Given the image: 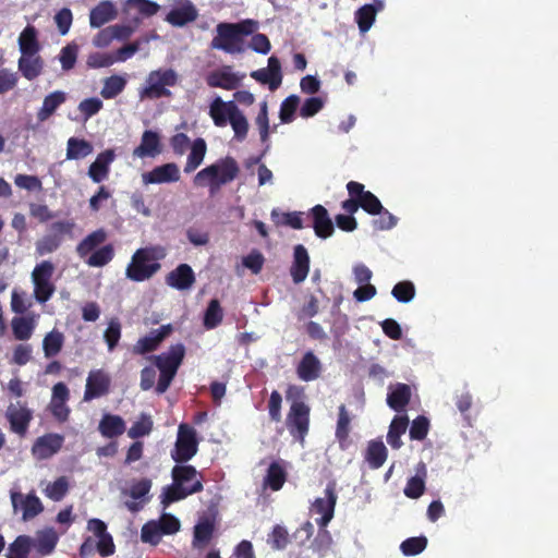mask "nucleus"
I'll list each match as a JSON object with an SVG mask.
<instances>
[{"mask_svg":"<svg viewBox=\"0 0 558 558\" xmlns=\"http://www.w3.org/2000/svg\"><path fill=\"white\" fill-rule=\"evenodd\" d=\"M171 478L172 483L162 487L159 496L163 509L204 489L202 473L191 464L177 463L171 470Z\"/></svg>","mask_w":558,"mask_h":558,"instance_id":"f257e3e1","label":"nucleus"},{"mask_svg":"<svg viewBox=\"0 0 558 558\" xmlns=\"http://www.w3.org/2000/svg\"><path fill=\"white\" fill-rule=\"evenodd\" d=\"M257 28V22L243 20L238 23L222 22L216 26V36L210 43L213 49L227 53H241L244 51V36L252 35Z\"/></svg>","mask_w":558,"mask_h":558,"instance_id":"f03ea898","label":"nucleus"},{"mask_svg":"<svg viewBox=\"0 0 558 558\" xmlns=\"http://www.w3.org/2000/svg\"><path fill=\"white\" fill-rule=\"evenodd\" d=\"M286 398L291 401L286 424L290 435L303 442L310 429V407L303 401L304 388L290 385L286 391Z\"/></svg>","mask_w":558,"mask_h":558,"instance_id":"7ed1b4c3","label":"nucleus"},{"mask_svg":"<svg viewBox=\"0 0 558 558\" xmlns=\"http://www.w3.org/2000/svg\"><path fill=\"white\" fill-rule=\"evenodd\" d=\"M166 250L162 246H146L134 252L126 266L125 276L134 282H143L154 277L161 268L158 260L165 258Z\"/></svg>","mask_w":558,"mask_h":558,"instance_id":"20e7f679","label":"nucleus"},{"mask_svg":"<svg viewBox=\"0 0 558 558\" xmlns=\"http://www.w3.org/2000/svg\"><path fill=\"white\" fill-rule=\"evenodd\" d=\"M107 231L99 228L87 234L76 246L77 255L85 260L89 267H104L114 257V247L107 241Z\"/></svg>","mask_w":558,"mask_h":558,"instance_id":"39448f33","label":"nucleus"},{"mask_svg":"<svg viewBox=\"0 0 558 558\" xmlns=\"http://www.w3.org/2000/svg\"><path fill=\"white\" fill-rule=\"evenodd\" d=\"M239 171L240 168L236 160L231 156H227L198 171L193 182L196 186H208L210 195H215L222 185L233 181L238 177Z\"/></svg>","mask_w":558,"mask_h":558,"instance_id":"423d86ee","label":"nucleus"},{"mask_svg":"<svg viewBox=\"0 0 558 558\" xmlns=\"http://www.w3.org/2000/svg\"><path fill=\"white\" fill-rule=\"evenodd\" d=\"M324 493L325 497L316 498L311 508L313 512L322 515L319 519H316V523L322 529L313 544L316 550H322L323 544H326V547H328L331 543L330 534L324 529L332 520L335 514V508L338 499L337 483L335 481L328 482Z\"/></svg>","mask_w":558,"mask_h":558,"instance_id":"0eeeda50","label":"nucleus"},{"mask_svg":"<svg viewBox=\"0 0 558 558\" xmlns=\"http://www.w3.org/2000/svg\"><path fill=\"white\" fill-rule=\"evenodd\" d=\"M146 86L141 92V98L159 99L169 97L171 92L167 86H174L178 83V74L172 69L156 70L148 74Z\"/></svg>","mask_w":558,"mask_h":558,"instance_id":"6e6552de","label":"nucleus"},{"mask_svg":"<svg viewBox=\"0 0 558 558\" xmlns=\"http://www.w3.org/2000/svg\"><path fill=\"white\" fill-rule=\"evenodd\" d=\"M197 450L196 430L189 424H180L174 448L170 452L172 460L177 463H186L197 453Z\"/></svg>","mask_w":558,"mask_h":558,"instance_id":"1a4fd4ad","label":"nucleus"},{"mask_svg":"<svg viewBox=\"0 0 558 558\" xmlns=\"http://www.w3.org/2000/svg\"><path fill=\"white\" fill-rule=\"evenodd\" d=\"M11 502L14 511L22 510V519L28 521L44 511L40 499L34 492L23 495L20 492H11Z\"/></svg>","mask_w":558,"mask_h":558,"instance_id":"9d476101","label":"nucleus"},{"mask_svg":"<svg viewBox=\"0 0 558 558\" xmlns=\"http://www.w3.org/2000/svg\"><path fill=\"white\" fill-rule=\"evenodd\" d=\"M251 77L263 85H268L271 92L276 90L282 83L280 60L277 57L271 56L268 59L267 68L251 72Z\"/></svg>","mask_w":558,"mask_h":558,"instance_id":"9b49d317","label":"nucleus"},{"mask_svg":"<svg viewBox=\"0 0 558 558\" xmlns=\"http://www.w3.org/2000/svg\"><path fill=\"white\" fill-rule=\"evenodd\" d=\"M63 442L64 437L60 434H45L35 440L32 447V453L38 460L49 459L59 452Z\"/></svg>","mask_w":558,"mask_h":558,"instance_id":"f8f14e48","label":"nucleus"},{"mask_svg":"<svg viewBox=\"0 0 558 558\" xmlns=\"http://www.w3.org/2000/svg\"><path fill=\"white\" fill-rule=\"evenodd\" d=\"M110 377L102 369L90 371L86 379L84 401L102 397L109 392Z\"/></svg>","mask_w":558,"mask_h":558,"instance_id":"ddd939ff","label":"nucleus"},{"mask_svg":"<svg viewBox=\"0 0 558 558\" xmlns=\"http://www.w3.org/2000/svg\"><path fill=\"white\" fill-rule=\"evenodd\" d=\"M349 195L357 196L360 198L361 208L367 214L375 216L380 213L383 205L378 197L371 191H365V186L356 181H350L347 184Z\"/></svg>","mask_w":558,"mask_h":558,"instance_id":"4468645a","label":"nucleus"},{"mask_svg":"<svg viewBox=\"0 0 558 558\" xmlns=\"http://www.w3.org/2000/svg\"><path fill=\"white\" fill-rule=\"evenodd\" d=\"M5 416L10 423L11 430L20 436H24L33 418V413L25 405L11 403L7 409Z\"/></svg>","mask_w":558,"mask_h":558,"instance_id":"2eb2a0df","label":"nucleus"},{"mask_svg":"<svg viewBox=\"0 0 558 558\" xmlns=\"http://www.w3.org/2000/svg\"><path fill=\"white\" fill-rule=\"evenodd\" d=\"M179 180V167L173 162L157 166L153 170L142 174V181L145 185L172 183Z\"/></svg>","mask_w":558,"mask_h":558,"instance_id":"dca6fc26","label":"nucleus"},{"mask_svg":"<svg viewBox=\"0 0 558 558\" xmlns=\"http://www.w3.org/2000/svg\"><path fill=\"white\" fill-rule=\"evenodd\" d=\"M310 271V255L307 250L302 244H296L293 247V260L290 267V275L295 284L302 283Z\"/></svg>","mask_w":558,"mask_h":558,"instance_id":"f3484780","label":"nucleus"},{"mask_svg":"<svg viewBox=\"0 0 558 558\" xmlns=\"http://www.w3.org/2000/svg\"><path fill=\"white\" fill-rule=\"evenodd\" d=\"M185 355V348L178 343L171 345L168 352L153 356L158 369L178 372Z\"/></svg>","mask_w":558,"mask_h":558,"instance_id":"a211bd4d","label":"nucleus"},{"mask_svg":"<svg viewBox=\"0 0 558 558\" xmlns=\"http://www.w3.org/2000/svg\"><path fill=\"white\" fill-rule=\"evenodd\" d=\"M195 282V275L187 264H180L166 277V283L180 291L189 290Z\"/></svg>","mask_w":558,"mask_h":558,"instance_id":"6ab92c4d","label":"nucleus"},{"mask_svg":"<svg viewBox=\"0 0 558 558\" xmlns=\"http://www.w3.org/2000/svg\"><path fill=\"white\" fill-rule=\"evenodd\" d=\"M385 8L384 0H373L371 3L364 4L355 11L354 19L361 33L371 29L378 12Z\"/></svg>","mask_w":558,"mask_h":558,"instance_id":"aec40b11","label":"nucleus"},{"mask_svg":"<svg viewBox=\"0 0 558 558\" xmlns=\"http://www.w3.org/2000/svg\"><path fill=\"white\" fill-rule=\"evenodd\" d=\"M116 158V153L113 149H106L98 154L95 161L90 163L88 168V177L95 183H100L105 179H107L110 165Z\"/></svg>","mask_w":558,"mask_h":558,"instance_id":"412c9836","label":"nucleus"},{"mask_svg":"<svg viewBox=\"0 0 558 558\" xmlns=\"http://www.w3.org/2000/svg\"><path fill=\"white\" fill-rule=\"evenodd\" d=\"M310 214L313 218V229L315 234L320 239H327L335 232L332 220L327 209L323 205H315Z\"/></svg>","mask_w":558,"mask_h":558,"instance_id":"4be33fe9","label":"nucleus"},{"mask_svg":"<svg viewBox=\"0 0 558 558\" xmlns=\"http://www.w3.org/2000/svg\"><path fill=\"white\" fill-rule=\"evenodd\" d=\"M320 373L322 363L319 359L312 351L304 353L296 366L298 377L303 381H313L320 376Z\"/></svg>","mask_w":558,"mask_h":558,"instance_id":"5701e85b","label":"nucleus"},{"mask_svg":"<svg viewBox=\"0 0 558 558\" xmlns=\"http://www.w3.org/2000/svg\"><path fill=\"white\" fill-rule=\"evenodd\" d=\"M287 480L288 472L284 461H274L269 464L266 475L263 478V487L269 488L272 492H278L282 488Z\"/></svg>","mask_w":558,"mask_h":558,"instance_id":"b1692460","label":"nucleus"},{"mask_svg":"<svg viewBox=\"0 0 558 558\" xmlns=\"http://www.w3.org/2000/svg\"><path fill=\"white\" fill-rule=\"evenodd\" d=\"M215 519L204 515L194 525L192 545L194 548H204L211 541L215 533Z\"/></svg>","mask_w":558,"mask_h":558,"instance_id":"393cba45","label":"nucleus"},{"mask_svg":"<svg viewBox=\"0 0 558 558\" xmlns=\"http://www.w3.org/2000/svg\"><path fill=\"white\" fill-rule=\"evenodd\" d=\"M118 16L114 4L108 0L100 1L89 12V25L93 28H99L102 25L113 21Z\"/></svg>","mask_w":558,"mask_h":558,"instance_id":"a878e982","label":"nucleus"},{"mask_svg":"<svg viewBox=\"0 0 558 558\" xmlns=\"http://www.w3.org/2000/svg\"><path fill=\"white\" fill-rule=\"evenodd\" d=\"M161 153L160 136L157 132L146 130L141 138V144L134 148L133 156L138 158L156 157Z\"/></svg>","mask_w":558,"mask_h":558,"instance_id":"bb28decb","label":"nucleus"},{"mask_svg":"<svg viewBox=\"0 0 558 558\" xmlns=\"http://www.w3.org/2000/svg\"><path fill=\"white\" fill-rule=\"evenodd\" d=\"M170 325H162L153 330L148 336L141 338L134 347V352L145 354L155 351L160 342L171 332Z\"/></svg>","mask_w":558,"mask_h":558,"instance_id":"cd10ccee","label":"nucleus"},{"mask_svg":"<svg viewBox=\"0 0 558 558\" xmlns=\"http://www.w3.org/2000/svg\"><path fill=\"white\" fill-rule=\"evenodd\" d=\"M236 107L234 101H223L220 97L215 98L209 107V116L214 124L218 128L226 126Z\"/></svg>","mask_w":558,"mask_h":558,"instance_id":"c85d7f7f","label":"nucleus"},{"mask_svg":"<svg viewBox=\"0 0 558 558\" xmlns=\"http://www.w3.org/2000/svg\"><path fill=\"white\" fill-rule=\"evenodd\" d=\"M241 77L230 71V68L216 70L206 76L209 87H218L227 90L235 89L240 85Z\"/></svg>","mask_w":558,"mask_h":558,"instance_id":"c756f323","label":"nucleus"},{"mask_svg":"<svg viewBox=\"0 0 558 558\" xmlns=\"http://www.w3.org/2000/svg\"><path fill=\"white\" fill-rule=\"evenodd\" d=\"M197 10L191 1L178 9H172L166 16V21L172 26L182 27L197 19Z\"/></svg>","mask_w":558,"mask_h":558,"instance_id":"7c9ffc66","label":"nucleus"},{"mask_svg":"<svg viewBox=\"0 0 558 558\" xmlns=\"http://www.w3.org/2000/svg\"><path fill=\"white\" fill-rule=\"evenodd\" d=\"M17 65L22 75L26 80L33 81L43 73L44 60L38 53L21 56Z\"/></svg>","mask_w":558,"mask_h":558,"instance_id":"2f4dec72","label":"nucleus"},{"mask_svg":"<svg viewBox=\"0 0 558 558\" xmlns=\"http://www.w3.org/2000/svg\"><path fill=\"white\" fill-rule=\"evenodd\" d=\"M387 448L381 440L368 441L364 459L371 469L377 470L381 468L387 460Z\"/></svg>","mask_w":558,"mask_h":558,"instance_id":"473e14b6","label":"nucleus"},{"mask_svg":"<svg viewBox=\"0 0 558 558\" xmlns=\"http://www.w3.org/2000/svg\"><path fill=\"white\" fill-rule=\"evenodd\" d=\"M410 400L411 388L407 384H397L396 387L387 396L388 405L397 412L404 411Z\"/></svg>","mask_w":558,"mask_h":558,"instance_id":"72a5a7b5","label":"nucleus"},{"mask_svg":"<svg viewBox=\"0 0 558 558\" xmlns=\"http://www.w3.org/2000/svg\"><path fill=\"white\" fill-rule=\"evenodd\" d=\"M98 429L104 437L114 438L125 430V423L119 415L106 414L99 422Z\"/></svg>","mask_w":558,"mask_h":558,"instance_id":"f704fd0d","label":"nucleus"},{"mask_svg":"<svg viewBox=\"0 0 558 558\" xmlns=\"http://www.w3.org/2000/svg\"><path fill=\"white\" fill-rule=\"evenodd\" d=\"M19 46L22 56L36 54L40 50L35 26L27 25L19 37Z\"/></svg>","mask_w":558,"mask_h":558,"instance_id":"c9c22d12","label":"nucleus"},{"mask_svg":"<svg viewBox=\"0 0 558 558\" xmlns=\"http://www.w3.org/2000/svg\"><path fill=\"white\" fill-rule=\"evenodd\" d=\"M409 425L407 415H397L390 423L387 434V441L393 449H399L402 446L401 436L405 433Z\"/></svg>","mask_w":558,"mask_h":558,"instance_id":"e433bc0d","label":"nucleus"},{"mask_svg":"<svg viewBox=\"0 0 558 558\" xmlns=\"http://www.w3.org/2000/svg\"><path fill=\"white\" fill-rule=\"evenodd\" d=\"M66 100L64 92L56 90L44 98L43 106L37 113L39 121H45Z\"/></svg>","mask_w":558,"mask_h":558,"instance_id":"4c0bfd02","label":"nucleus"},{"mask_svg":"<svg viewBox=\"0 0 558 558\" xmlns=\"http://www.w3.org/2000/svg\"><path fill=\"white\" fill-rule=\"evenodd\" d=\"M58 543V535L53 530L40 531L36 538L32 539V546L41 556H47L53 551Z\"/></svg>","mask_w":558,"mask_h":558,"instance_id":"58836bf2","label":"nucleus"},{"mask_svg":"<svg viewBox=\"0 0 558 558\" xmlns=\"http://www.w3.org/2000/svg\"><path fill=\"white\" fill-rule=\"evenodd\" d=\"M94 150L90 142L84 138L70 137L66 143V159L77 160L89 156Z\"/></svg>","mask_w":558,"mask_h":558,"instance_id":"ea45409f","label":"nucleus"},{"mask_svg":"<svg viewBox=\"0 0 558 558\" xmlns=\"http://www.w3.org/2000/svg\"><path fill=\"white\" fill-rule=\"evenodd\" d=\"M207 145L204 138H196L191 145V151L184 167V172L194 171L201 166L206 155Z\"/></svg>","mask_w":558,"mask_h":558,"instance_id":"a19ab883","label":"nucleus"},{"mask_svg":"<svg viewBox=\"0 0 558 558\" xmlns=\"http://www.w3.org/2000/svg\"><path fill=\"white\" fill-rule=\"evenodd\" d=\"M338 411V421L335 435L339 441L340 447L345 448L350 435L351 417L344 404H341Z\"/></svg>","mask_w":558,"mask_h":558,"instance_id":"79ce46f5","label":"nucleus"},{"mask_svg":"<svg viewBox=\"0 0 558 558\" xmlns=\"http://www.w3.org/2000/svg\"><path fill=\"white\" fill-rule=\"evenodd\" d=\"M270 216L276 226H288L295 230L303 228L302 211L279 213L278 209H272Z\"/></svg>","mask_w":558,"mask_h":558,"instance_id":"37998d69","label":"nucleus"},{"mask_svg":"<svg viewBox=\"0 0 558 558\" xmlns=\"http://www.w3.org/2000/svg\"><path fill=\"white\" fill-rule=\"evenodd\" d=\"M126 86V80L121 75H111L104 80L100 95L105 99H113L120 95Z\"/></svg>","mask_w":558,"mask_h":558,"instance_id":"c03bdc74","label":"nucleus"},{"mask_svg":"<svg viewBox=\"0 0 558 558\" xmlns=\"http://www.w3.org/2000/svg\"><path fill=\"white\" fill-rule=\"evenodd\" d=\"M64 336L58 330L48 332L43 340V350L46 357H53L62 350Z\"/></svg>","mask_w":558,"mask_h":558,"instance_id":"a18cd8bd","label":"nucleus"},{"mask_svg":"<svg viewBox=\"0 0 558 558\" xmlns=\"http://www.w3.org/2000/svg\"><path fill=\"white\" fill-rule=\"evenodd\" d=\"M31 547L32 538L27 535H20L9 545L7 558H27Z\"/></svg>","mask_w":558,"mask_h":558,"instance_id":"49530a36","label":"nucleus"},{"mask_svg":"<svg viewBox=\"0 0 558 558\" xmlns=\"http://www.w3.org/2000/svg\"><path fill=\"white\" fill-rule=\"evenodd\" d=\"M223 312L217 299L210 300L204 315V326L214 329L221 324Z\"/></svg>","mask_w":558,"mask_h":558,"instance_id":"de8ad7c7","label":"nucleus"},{"mask_svg":"<svg viewBox=\"0 0 558 558\" xmlns=\"http://www.w3.org/2000/svg\"><path fill=\"white\" fill-rule=\"evenodd\" d=\"M300 106L298 95L288 96L280 105L279 118L282 123H291L295 118V112Z\"/></svg>","mask_w":558,"mask_h":558,"instance_id":"09e8293b","label":"nucleus"},{"mask_svg":"<svg viewBox=\"0 0 558 558\" xmlns=\"http://www.w3.org/2000/svg\"><path fill=\"white\" fill-rule=\"evenodd\" d=\"M229 123L234 132V137L238 141H243L247 136L248 122L243 112L236 107L233 114L229 117Z\"/></svg>","mask_w":558,"mask_h":558,"instance_id":"8fccbe9b","label":"nucleus"},{"mask_svg":"<svg viewBox=\"0 0 558 558\" xmlns=\"http://www.w3.org/2000/svg\"><path fill=\"white\" fill-rule=\"evenodd\" d=\"M44 492L53 501L62 500L69 492L68 478L65 476L58 477L54 482L48 484Z\"/></svg>","mask_w":558,"mask_h":558,"instance_id":"3c124183","label":"nucleus"},{"mask_svg":"<svg viewBox=\"0 0 558 558\" xmlns=\"http://www.w3.org/2000/svg\"><path fill=\"white\" fill-rule=\"evenodd\" d=\"M34 325L29 318L14 317L12 319V330L15 339L28 340L32 337Z\"/></svg>","mask_w":558,"mask_h":558,"instance_id":"603ef678","label":"nucleus"},{"mask_svg":"<svg viewBox=\"0 0 558 558\" xmlns=\"http://www.w3.org/2000/svg\"><path fill=\"white\" fill-rule=\"evenodd\" d=\"M153 429V421L149 415L142 414L140 420L133 423L128 430V436L132 439H137L150 434Z\"/></svg>","mask_w":558,"mask_h":558,"instance_id":"864d4df0","label":"nucleus"},{"mask_svg":"<svg viewBox=\"0 0 558 558\" xmlns=\"http://www.w3.org/2000/svg\"><path fill=\"white\" fill-rule=\"evenodd\" d=\"M427 546L425 536L409 537L400 545V549L404 556H415L421 554Z\"/></svg>","mask_w":558,"mask_h":558,"instance_id":"5fc2aeb1","label":"nucleus"},{"mask_svg":"<svg viewBox=\"0 0 558 558\" xmlns=\"http://www.w3.org/2000/svg\"><path fill=\"white\" fill-rule=\"evenodd\" d=\"M268 543L272 549L282 550L289 544V533L282 525H275L268 536Z\"/></svg>","mask_w":558,"mask_h":558,"instance_id":"6e6d98bb","label":"nucleus"},{"mask_svg":"<svg viewBox=\"0 0 558 558\" xmlns=\"http://www.w3.org/2000/svg\"><path fill=\"white\" fill-rule=\"evenodd\" d=\"M78 53V46L74 43L68 44L60 51L59 60L63 71H70L75 66Z\"/></svg>","mask_w":558,"mask_h":558,"instance_id":"4d7b16f0","label":"nucleus"},{"mask_svg":"<svg viewBox=\"0 0 558 558\" xmlns=\"http://www.w3.org/2000/svg\"><path fill=\"white\" fill-rule=\"evenodd\" d=\"M391 294L397 301L408 303L415 295V287L411 281H400L395 284Z\"/></svg>","mask_w":558,"mask_h":558,"instance_id":"13d9d810","label":"nucleus"},{"mask_svg":"<svg viewBox=\"0 0 558 558\" xmlns=\"http://www.w3.org/2000/svg\"><path fill=\"white\" fill-rule=\"evenodd\" d=\"M130 9H135L142 16L149 17L158 13L160 7L151 0H126Z\"/></svg>","mask_w":558,"mask_h":558,"instance_id":"bf43d9fd","label":"nucleus"},{"mask_svg":"<svg viewBox=\"0 0 558 558\" xmlns=\"http://www.w3.org/2000/svg\"><path fill=\"white\" fill-rule=\"evenodd\" d=\"M255 124L258 128L262 143H267L269 138V119H268V106L266 101L260 104V109L255 118Z\"/></svg>","mask_w":558,"mask_h":558,"instance_id":"052dcab7","label":"nucleus"},{"mask_svg":"<svg viewBox=\"0 0 558 558\" xmlns=\"http://www.w3.org/2000/svg\"><path fill=\"white\" fill-rule=\"evenodd\" d=\"M53 271H54V266L49 260H44V262L37 264L32 271L33 283L51 281Z\"/></svg>","mask_w":558,"mask_h":558,"instance_id":"680f3d73","label":"nucleus"},{"mask_svg":"<svg viewBox=\"0 0 558 558\" xmlns=\"http://www.w3.org/2000/svg\"><path fill=\"white\" fill-rule=\"evenodd\" d=\"M156 523L162 535L175 534L181 526L179 519L171 513H162Z\"/></svg>","mask_w":558,"mask_h":558,"instance_id":"e2e57ef3","label":"nucleus"},{"mask_svg":"<svg viewBox=\"0 0 558 558\" xmlns=\"http://www.w3.org/2000/svg\"><path fill=\"white\" fill-rule=\"evenodd\" d=\"M86 64L90 69L109 68L114 64L112 52H92L87 56Z\"/></svg>","mask_w":558,"mask_h":558,"instance_id":"0e129e2a","label":"nucleus"},{"mask_svg":"<svg viewBox=\"0 0 558 558\" xmlns=\"http://www.w3.org/2000/svg\"><path fill=\"white\" fill-rule=\"evenodd\" d=\"M428 429V418L424 415H420L415 420H413L410 426V438L413 440H423L426 438Z\"/></svg>","mask_w":558,"mask_h":558,"instance_id":"69168bd1","label":"nucleus"},{"mask_svg":"<svg viewBox=\"0 0 558 558\" xmlns=\"http://www.w3.org/2000/svg\"><path fill=\"white\" fill-rule=\"evenodd\" d=\"M376 216H378V218L374 219L372 225L374 230L377 231L390 230L398 222V218L384 207Z\"/></svg>","mask_w":558,"mask_h":558,"instance_id":"338daca9","label":"nucleus"},{"mask_svg":"<svg viewBox=\"0 0 558 558\" xmlns=\"http://www.w3.org/2000/svg\"><path fill=\"white\" fill-rule=\"evenodd\" d=\"M109 351H113L121 338V324L118 319H111L104 333Z\"/></svg>","mask_w":558,"mask_h":558,"instance_id":"774afa93","label":"nucleus"}]
</instances>
